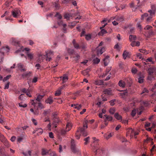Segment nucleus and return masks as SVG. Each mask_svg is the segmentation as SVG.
<instances>
[{"label": "nucleus", "mask_w": 156, "mask_h": 156, "mask_svg": "<svg viewBox=\"0 0 156 156\" xmlns=\"http://www.w3.org/2000/svg\"><path fill=\"white\" fill-rule=\"evenodd\" d=\"M105 51V48L103 47L101 48H99L97 50V54L98 55H101Z\"/></svg>", "instance_id": "nucleus-15"}, {"label": "nucleus", "mask_w": 156, "mask_h": 156, "mask_svg": "<svg viewBox=\"0 0 156 156\" xmlns=\"http://www.w3.org/2000/svg\"><path fill=\"white\" fill-rule=\"evenodd\" d=\"M119 86L122 87H124L125 85V83L123 81L121 80L119 83Z\"/></svg>", "instance_id": "nucleus-31"}, {"label": "nucleus", "mask_w": 156, "mask_h": 156, "mask_svg": "<svg viewBox=\"0 0 156 156\" xmlns=\"http://www.w3.org/2000/svg\"><path fill=\"white\" fill-rule=\"evenodd\" d=\"M138 82L140 83H142L143 82V79L141 77H139L138 78Z\"/></svg>", "instance_id": "nucleus-61"}, {"label": "nucleus", "mask_w": 156, "mask_h": 156, "mask_svg": "<svg viewBox=\"0 0 156 156\" xmlns=\"http://www.w3.org/2000/svg\"><path fill=\"white\" fill-rule=\"evenodd\" d=\"M115 19L116 21L119 22L122 21L124 20L123 17L121 16H116L115 17Z\"/></svg>", "instance_id": "nucleus-22"}, {"label": "nucleus", "mask_w": 156, "mask_h": 156, "mask_svg": "<svg viewBox=\"0 0 156 156\" xmlns=\"http://www.w3.org/2000/svg\"><path fill=\"white\" fill-rule=\"evenodd\" d=\"M82 106L81 105H76L75 107V108L77 109L78 110H79L81 108Z\"/></svg>", "instance_id": "nucleus-57"}, {"label": "nucleus", "mask_w": 156, "mask_h": 156, "mask_svg": "<svg viewBox=\"0 0 156 156\" xmlns=\"http://www.w3.org/2000/svg\"><path fill=\"white\" fill-rule=\"evenodd\" d=\"M152 91L154 93L152 94V95H156V83L154 85L153 87L152 88Z\"/></svg>", "instance_id": "nucleus-30"}, {"label": "nucleus", "mask_w": 156, "mask_h": 156, "mask_svg": "<svg viewBox=\"0 0 156 156\" xmlns=\"http://www.w3.org/2000/svg\"><path fill=\"white\" fill-rule=\"evenodd\" d=\"M50 111L49 110H45L43 113L44 115L46 116L49 113Z\"/></svg>", "instance_id": "nucleus-50"}, {"label": "nucleus", "mask_w": 156, "mask_h": 156, "mask_svg": "<svg viewBox=\"0 0 156 156\" xmlns=\"http://www.w3.org/2000/svg\"><path fill=\"white\" fill-rule=\"evenodd\" d=\"M46 103L51 104L53 102V98L51 97H49L45 101Z\"/></svg>", "instance_id": "nucleus-23"}, {"label": "nucleus", "mask_w": 156, "mask_h": 156, "mask_svg": "<svg viewBox=\"0 0 156 156\" xmlns=\"http://www.w3.org/2000/svg\"><path fill=\"white\" fill-rule=\"evenodd\" d=\"M90 139V138L89 136L84 139V140L85 141V142L84 143L85 145H87L89 142Z\"/></svg>", "instance_id": "nucleus-35"}, {"label": "nucleus", "mask_w": 156, "mask_h": 156, "mask_svg": "<svg viewBox=\"0 0 156 156\" xmlns=\"http://www.w3.org/2000/svg\"><path fill=\"white\" fill-rule=\"evenodd\" d=\"M44 95H38L37 96V98L34 100H31L32 105L34 107H38L41 108V109L42 108V105L40 102L41 99L43 98Z\"/></svg>", "instance_id": "nucleus-2"}, {"label": "nucleus", "mask_w": 156, "mask_h": 156, "mask_svg": "<svg viewBox=\"0 0 156 156\" xmlns=\"http://www.w3.org/2000/svg\"><path fill=\"white\" fill-rule=\"evenodd\" d=\"M85 38L87 40H90L91 38V35L90 34L86 35Z\"/></svg>", "instance_id": "nucleus-51"}, {"label": "nucleus", "mask_w": 156, "mask_h": 156, "mask_svg": "<svg viewBox=\"0 0 156 156\" xmlns=\"http://www.w3.org/2000/svg\"><path fill=\"white\" fill-rule=\"evenodd\" d=\"M61 94V91L60 90H58L56 91V93L55 94V95L56 96H58Z\"/></svg>", "instance_id": "nucleus-48"}, {"label": "nucleus", "mask_w": 156, "mask_h": 156, "mask_svg": "<svg viewBox=\"0 0 156 156\" xmlns=\"http://www.w3.org/2000/svg\"><path fill=\"white\" fill-rule=\"evenodd\" d=\"M104 94L108 95H111L112 94V91L110 89H106L104 90Z\"/></svg>", "instance_id": "nucleus-26"}, {"label": "nucleus", "mask_w": 156, "mask_h": 156, "mask_svg": "<svg viewBox=\"0 0 156 156\" xmlns=\"http://www.w3.org/2000/svg\"><path fill=\"white\" fill-rule=\"evenodd\" d=\"M9 49L8 47H3L0 49V53L3 55L5 52H8Z\"/></svg>", "instance_id": "nucleus-12"}, {"label": "nucleus", "mask_w": 156, "mask_h": 156, "mask_svg": "<svg viewBox=\"0 0 156 156\" xmlns=\"http://www.w3.org/2000/svg\"><path fill=\"white\" fill-rule=\"evenodd\" d=\"M151 9L148 11V12L150 14V16L147 19V21H151L152 18L154 17L155 15L156 12V7L154 5H152L151 6Z\"/></svg>", "instance_id": "nucleus-3"}, {"label": "nucleus", "mask_w": 156, "mask_h": 156, "mask_svg": "<svg viewBox=\"0 0 156 156\" xmlns=\"http://www.w3.org/2000/svg\"><path fill=\"white\" fill-rule=\"evenodd\" d=\"M63 83L66 82L68 79V76L67 74H64L62 77H61Z\"/></svg>", "instance_id": "nucleus-28"}, {"label": "nucleus", "mask_w": 156, "mask_h": 156, "mask_svg": "<svg viewBox=\"0 0 156 156\" xmlns=\"http://www.w3.org/2000/svg\"><path fill=\"white\" fill-rule=\"evenodd\" d=\"M105 116L106 117V119L107 120L111 121L112 120V118L111 116H108L107 115H105Z\"/></svg>", "instance_id": "nucleus-47"}, {"label": "nucleus", "mask_w": 156, "mask_h": 156, "mask_svg": "<svg viewBox=\"0 0 156 156\" xmlns=\"http://www.w3.org/2000/svg\"><path fill=\"white\" fill-rule=\"evenodd\" d=\"M12 14L13 16L15 18H17L20 15L21 12L20 10L17 8L15 9L12 11Z\"/></svg>", "instance_id": "nucleus-9"}, {"label": "nucleus", "mask_w": 156, "mask_h": 156, "mask_svg": "<svg viewBox=\"0 0 156 156\" xmlns=\"http://www.w3.org/2000/svg\"><path fill=\"white\" fill-rule=\"evenodd\" d=\"M131 45L133 47L139 46L140 45V42L138 41H133L131 43Z\"/></svg>", "instance_id": "nucleus-18"}, {"label": "nucleus", "mask_w": 156, "mask_h": 156, "mask_svg": "<svg viewBox=\"0 0 156 156\" xmlns=\"http://www.w3.org/2000/svg\"><path fill=\"white\" fill-rule=\"evenodd\" d=\"M68 52L70 55L73 54L74 52V51L73 49H69L68 50Z\"/></svg>", "instance_id": "nucleus-46"}, {"label": "nucleus", "mask_w": 156, "mask_h": 156, "mask_svg": "<svg viewBox=\"0 0 156 156\" xmlns=\"http://www.w3.org/2000/svg\"><path fill=\"white\" fill-rule=\"evenodd\" d=\"M36 131L37 133L41 134L43 132V130L41 128H36Z\"/></svg>", "instance_id": "nucleus-36"}, {"label": "nucleus", "mask_w": 156, "mask_h": 156, "mask_svg": "<svg viewBox=\"0 0 156 156\" xmlns=\"http://www.w3.org/2000/svg\"><path fill=\"white\" fill-rule=\"evenodd\" d=\"M55 7L56 9H58L60 8V5L57 3H55Z\"/></svg>", "instance_id": "nucleus-60"}, {"label": "nucleus", "mask_w": 156, "mask_h": 156, "mask_svg": "<svg viewBox=\"0 0 156 156\" xmlns=\"http://www.w3.org/2000/svg\"><path fill=\"white\" fill-rule=\"evenodd\" d=\"M100 59L97 58H96L93 59V61L94 64H98L100 62Z\"/></svg>", "instance_id": "nucleus-39"}, {"label": "nucleus", "mask_w": 156, "mask_h": 156, "mask_svg": "<svg viewBox=\"0 0 156 156\" xmlns=\"http://www.w3.org/2000/svg\"><path fill=\"white\" fill-rule=\"evenodd\" d=\"M3 143L4 145L7 147H9V145L8 143V141L4 137V138L1 141Z\"/></svg>", "instance_id": "nucleus-19"}, {"label": "nucleus", "mask_w": 156, "mask_h": 156, "mask_svg": "<svg viewBox=\"0 0 156 156\" xmlns=\"http://www.w3.org/2000/svg\"><path fill=\"white\" fill-rule=\"evenodd\" d=\"M107 24V23H106L104 24V25L102 27H100V29L101 30V32L99 33V34L100 35L102 36L103 34H105L107 33L106 31L104 29H103L105 26Z\"/></svg>", "instance_id": "nucleus-14"}, {"label": "nucleus", "mask_w": 156, "mask_h": 156, "mask_svg": "<svg viewBox=\"0 0 156 156\" xmlns=\"http://www.w3.org/2000/svg\"><path fill=\"white\" fill-rule=\"evenodd\" d=\"M71 147L72 152L73 153H76L80 151V149L76 147L75 141L73 139L71 140Z\"/></svg>", "instance_id": "nucleus-8"}, {"label": "nucleus", "mask_w": 156, "mask_h": 156, "mask_svg": "<svg viewBox=\"0 0 156 156\" xmlns=\"http://www.w3.org/2000/svg\"><path fill=\"white\" fill-rule=\"evenodd\" d=\"M11 76V75H9L7 76L6 77H5L3 80V81L5 82V81L7 80H8L9 79V78Z\"/></svg>", "instance_id": "nucleus-52"}, {"label": "nucleus", "mask_w": 156, "mask_h": 156, "mask_svg": "<svg viewBox=\"0 0 156 156\" xmlns=\"http://www.w3.org/2000/svg\"><path fill=\"white\" fill-rule=\"evenodd\" d=\"M29 90L28 89H27L25 88H24L21 89V91L23 93H26Z\"/></svg>", "instance_id": "nucleus-54"}, {"label": "nucleus", "mask_w": 156, "mask_h": 156, "mask_svg": "<svg viewBox=\"0 0 156 156\" xmlns=\"http://www.w3.org/2000/svg\"><path fill=\"white\" fill-rule=\"evenodd\" d=\"M27 55L28 58L31 60L33 58V55L31 53H28V52L27 53Z\"/></svg>", "instance_id": "nucleus-40"}, {"label": "nucleus", "mask_w": 156, "mask_h": 156, "mask_svg": "<svg viewBox=\"0 0 156 156\" xmlns=\"http://www.w3.org/2000/svg\"><path fill=\"white\" fill-rule=\"evenodd\" d=\"M109 56H107L105 57L103 59V61L104 62V65L105 66H107L108 64V59Z\"/></svg>", "instance_id": "nucleus-24"}, {"label": "nucleus", "mask_w": 156, "mask_h": 156, "mask_svg": "<svg viewBox=\"0 0 156 156\" xmlns=\"http://www.w3.org/2000/svg\"><path fill=\"white\" fill-rule=\"evenodd\" d=\"M23 138L22 137L19 136L17 138V141L19 143H20L23 140Z\"/></svg>", "instance_id": "nucleus-62"}, {"label": "nucleus", "mask_w": 156, "mask_h": 156, "mask_svg": "<svg viewBox=\"0 0 156 156\" xmlns=\"http://www.w3.org/2000/svg\"><path fill=\"white\" fill-rule=\"evenodd\" d=\"M70 16H71L69 14L66 13L65 14L64 17L65 19H66L67 20H69Z\"/></svg>", "instance_id": "nucleus-37"}, {"label": "nucleus", "mask_w": 156, "mask_h": 156, "mask_svg": "<svg viewBox=\"0 0 156 156\" xmlns=\"http://www.w3.org/2000/svg\"><path fill=\"white\" fill-rule=\"evenodd\" d=\"M41 154L42 155H50L51 156H57L54 152H52L51 150H48L44 148L41 149Z\"/></svg>", "instance_id": "nucleus-5"}, {"label": "nucleus", "mask_w": 156, "mask_h": 156, "mask_svg": "<svg viewBox=\"0 0 156 156\" xmlns=\"http://www.w3.org/2000/svg\"><path fill=\"white\" fill-rule=\"evenodd\" d=\"M129 41L132 42L133 41H135L136 39V37L135 35H130L129 36Z\"/></svg>", "instance_id": "nucleus-17"}, {"label": "nucleus", "mask_w": 156, "mask_h": 156, "mask_svg": "<svg viewBox=\"0 0 156 156\" xmlns=\"http://www.w3.org/2000/svg\"><path fill=\"white\" fill-rule=\"evenodd\" d=\"M73 43L74 48L76 49H79L80 48V47L79 44L76 43L75 40H73Z\"/></svg>", "instance_id": "nucleus-20"}, {"label": "nucleus", "mask_w": 156, "mask_h": 156, "mask_svg": "<svg viewBox=\"0 0 156 156\" xmlns=\"http://www.w3.org/2000/svg\"><path fill=\"white\" fill-rule=\"evenodd\" d=\"M66 26H67V25L66 24H63V26H62L63 27V31H64V33H66Z\"/></svg>", "instance_id": "nucleus-53"}, {"label": "nucleus", "mask_w": 156, "mask_h": 156, "mask_svg": "<svg viewBox=\"0 0 156 156\" xmlns=\"http://www.w3.org/2000/svg\"><path fill=\"white\" fill-rule=\"evenodd\" d=\"M31 74L30 72L25 73H23L22 76L23 78L28 79L30 76Z\"/></svg>", "instance_id": "nucleus-16"}, {"label": "nucleus", "mask_w": 156, "mask_h": 156, "mask_svg": "<svg viewBox=\"0 0 156 156\" xmlns=\"http://www.w3.org/2000/svg\"><path fill=\"white\" fill-rule=\"evenodd\" d=\"M155 71L154 68H150L148 69V74L153 75V73Z\"/></svg>", "instance_id": "nucleus-21"}, {"label": "nucleus", "mask_w": 156, "mask_h": 156, "mask_svg": "<svg viewBox=\"0 0 156 156\" xmlns=\"http://www.w3.org/2000/svg\"><path fill=\"white\" fill-rule=\"evenodd\" d=\"M140 51L142 53L144 54L145 55L148 54V52L145 50L144 49H140Z\"/></svg>", "instance_id": "nucleus-44"}, {"label": "nucleus", "mask_w": 156, "mask_h": 156, "mask_svg": "<svg viewBox=\"0 0 156 156\" xmlns=\"http://www.w3.org/2000/svg\"><path fill=\"white\" fill-rule=\"evenodd\" d=\"M79 22L77 21H74L73 22L71 23H69V26L71 27V28H73L76 25V24L77 23Z\"/></svg>", "instance_id": "nucleus-29"}, {"label": "nucleus", "mask_w": 156, "mask_h": 156, "mask_svg": "<svg viewBox=\"0 0 156 156\" xmlns=\"http://www.w3.org/2000/svg\"><path fill=\"white\" fill-rule=\"evenodd\" d=\"M17 66L19 69L22 72L25 71L26 69L24 68V66L21 63H19L17 64Z\"/></svg>", "instance_id": "nucleus-13"}, {"label": "nucleus", "mask_w": 156, "mask_h": 156, "mask_svg": "<svg viewBox=\"0 0 156 156\" xmlns=\"http://www.w3.org/2000/svg\"><path fill=\"white\" fill-rule=\"evenodd\" d=\"M147 32H148V34H147V37L148 38H149L150 36L154 35V32L153 31L151 30H150Z\"/></svg>", "instance_id": "nucleus-33"}, {"label": "nucleus", "mask_w": 156, "mask_h": 156, "mask_svg": "<svg viewBox=\"0 0 156 156\" xmlns=\"http://www.w3.org/2000/svg\"><path fill=\"white\" fill-rule=\"evenodd\" d=\"M153 78V75L148 74V76L147 77V79L148 80H151Z\"/></svg>", "instance_id": "nucleus-58"}, {"label": "nucleus", "mask_w": 156, "mask_h": 156, "mask_svg": "<svg viewBox=\"0 0 156 156\" xmlns=\"http://www.w3.org/2000/svg\"><path fill=\"white\" fill-rule=\"evenodd\" d=\"M115 99H113L110 101L111 105L112 106H113L115 104Z\"/></svg>", "instance_id": "nucleus-55"}, {"label": "nucleus", "mask_w": 156, "mask_h": 156, "mask_svg": "<svg viewBox=\"0 0 156 156\" xmlns=\"http://www.w3.org/2000/svg\"><path fill=\"white\" fill-rule=\"evenodd\" d=\"M103 83L102 80H97L95 81L94 83L97 85H101L103 84Z\"/></svg>", "instance_id": "nucleus-27"}, {"label": "nucleus", "mask_w": 156, "mask_h": 156, "mask_svg": "<svg viewBox=\"0 0 156 156\" xmlns=\"http://www.w3.org/2000/svg\"><path fill=\"white\" fill-rule=\"evenodd\" d=\"M115 118L118 120L122 119V117L120 115L117 113H115L114 115Z\"/></svg>", "instance_id": "nucleus-32"}, {"label": "nucleus", "mask_w": 156, "mask_h": 156, "mask_svg": "<svg viewBox=\"0 0 156 156\" xmlns=\"http://www.w3.org/2000/svg\"><path fill=\"white\" fill-rule=\"evenodd\" d=\"M139 0H136L134 2L131 3L130 6L132 8V10L135 11L136 9L140 8V4L139 3Z\"/></svg>", "instance_id": "nucleus-7"}, {"label": "nucleus", "mask_w": 156, "mask_h": 156, "mask_svg": "<svg viewBox=\"0 0 156 156\" xmlns=\"http://www.w3.org/2000/svg\"><path fill=\"white\" fill-rule=\"evenodd\" d=\"M12 43L15 45L17 46L20 47L19 49L16 51L15 52L16 53H18L21 51H23L24 50H25L27 51H28L30 50V49L28 48H25L23 49V47H21L20 46L19 41L16 39H13Z\"/></svg>", "instance_id": "nucleus-4"}, {"label": "nucleus", "mask_w": 156, "mask_h": 156, "mask_svg": "<svg viewBox=\"0 0 156 156\" xmlns=\"http://www.w3.org/2000/svg\"><path fill=\"white\" fill-rule=\"evenodd\" d=\"M120 95L122 96H126L127 95V92L126 90H124L122 92L120 93Z\"/></svg>", "instance_id": "nucleus-42"}, {"label": "nucleus", "mask_w": 156, "mask_h": 156, "mask_svg": "<svg viewBox=\"0 0 156 156\" xmlns=\"http://www.w3.org/2000/svg\"><path fill=\"white\" fill-rule=\"evenodd\" d=\"M55 16L57 17L59 19V20H61L62 18V16L58 12H57Z\"/></svg>", "instance_id": "nucleus-41"}, {"label": "nucleus", "mask_w": 156, "mask_h": 156, "mask_svg": "<svg viewBox=\"0 0 156 156\" xmlns=\"http://www.w3.org/2000/svg\"><path fill=\"white\" fill-rule=\"evenodd\" d=\"M10 82H8L5 84L4 89H8L9 88Z\"/></svg>", "instance_id": "nucleus-64"}, {"label": "nucleus", "mask_w": 156, "mask_h": 156, "mask_svg": "<svg viewBox=\"0 0 156 156\" xmlns=\"http://www.w3.org/2000/svg\"><path fill=\"white\" fill-rule=\"evenodd\" d=\"M31 152L30 151H28L27 152H23V154L24 156H30Z\"/></svg>", "instance_id": "nucleus-38"}, {"label": "nucleus", "mask_w": 156, "mask_h": 156, "mask_svg": "<svg viewBox=\"0 0 156 156\" xmlns=\"http://www.w3.org/2000/svg\"><path fill=\"white\" fill-rule=\"evenodd\" d=\"M72 127V125L71 123H68L66 126V129H62L60 131L61 135L62 136H64L66 133V132L69 131Z\"/></svg>", "instance_id": "nucleus-6"}, {"label": "nucleus", "mask_w": 156, "mask_h": 156, "mask_svg": "<svg viewBox=\"0 0 156 156\" xmlns=\"http://www.w3.org/2000/svg\"><path fill=\"white\" fill-rule=\"evenodd\" d=\"M34 107V114L35 115H38V109L39 108H41L40 107Z\"/></svg>", "instance_id": "nucleus-34"}, {"label": "nucleus", "mask_w": 156, "mask_h": 156, "mask_svg": "<svg viewBox=\"0 0 156 156\" xmlns=\"http://www.w3.org/2000/svg\"><path fill=\"white\" fill-rule=\"evenodd\" d=\"M115 112V109L113 108H111L109 110V113L112 114H113Z\"/></svg>", "instance_id": "nucleus-43"}, {"label": "nucleus", "mask_w": 156, "mask_h": 156, "mask_svg": "<svg viewBox=\"0 0 156 156\" xmlns=\"http://www.w3.org/2000/svg\"><path fill=\"white\" fill-rule=\"evenodd\" d=\"M148 90H147L146 88H144L143 90L142 93H141V94H143L145 93H148Z\"/></svg>", "instance_id": "nucleus-59"}, {"label": "nucleus", "mask_w": 156, "mask_h": 156, "mask_svg": "<svg viewBox=\"0 0 156 156\" xmlns=\"http://www.w3.org/2000/svg\"><path fill=\"white\" fill-rule=\"evenodd\" d=\"M88 122V120H85L83 123V127H79L78 129L75 133V136L77 139H78L80 138L81 134L84 136L88 135V133L85 129L87 128V123Z\"/></svg>", "instance_id": "nucleus-1"}, {"label": "nucleus", "mask_w": 156, "mask_h": 156, "mask_svg": "<svg viewBox=\"0 0 156 156\" xmlns=\"http://www.w3.org/2000/svg\"><path fill=\"white\" fill-rule=\"evenodd\" d=\"M85 33H86V32H85V29H83L82 30V32L81 34H80L81 37H82V36L84 35L85 34Z\"/></svg>", "instance_id": "nucleus-63"}, {"label": "nucleus", "mask_w": 156, "mask_h": 156, "mask_svg": "<svg viewBox=\"0 0 156 156\" xmlns=\"http://www.w3.org/2000/svg\"><path fill=\"white\" fill-rule=\"evenodd\" d=\"M53 124L55 127H57V124L59 122V120L58 119L56 118L53 119Z\"/></svg>", "instance_id": "nucleus-25"}, {"label": "nucleus", "mask_w": 156, "mask_h": 156, "mask_svg": "<svg viewBox=\"0 0 156 156\" xmlns=\"http://www.w3.org/2000/svg\"><path fill=\"white\" fill-rule=\"evenodd\" d=\"M136 110L135 109H133L131 112V115L133 117L136 114Z\"/></svg>", "instance_id": "nucleus-56"}, {"label": "nucleus", "mask_w": 156, "mask_h": 156, "mask_svg": "<svg viewBox=\"0 0 156 156\" xmlns=\"http://www.w3.org/2000/svg\"><path fill=\"white\" fill-rule=\"evenodd\" d=\"M53 55V52L52 51H49L48 52H47L46 54V55H45V56H46V60L47 61H50L51 59V55Z\"/></svg>", "instance_id": "nucleus-10"}, {"label": "nucleus", "mask_w": 156, "mask_h": 156, "mask_svg": "<svg viewBox=\"0 0 156 156\" xmlns=\"http://www.w3.org/2000/svg\"><path fill=\"white\" fill-rule=\"evenodd\" d=\"M103 151L102 150H101V149H97L94 152L95 154H96L98 153H99V154H101V153Z\"/></svg>", "instance_id": "nucleus-49"}, {"label": "nucleus", "mask_w": 156, "mask_h": 156, "mask_svg": "<svg viewBox=\"0 0 156 156\" xmlns=\"http://www.w3.org/2000/svg\"><path fill=\"white\" fill-rule=\"evenodd\" d=\"M129 54V53L128 52L126 51H125L122 54V55L124 59H126V56L127 55V54Z\"/></svg>", "instance_id": "nucleus-45"}, {"label": "nucleus", "mask_w": 156, "mask_h": 156, "mask_svg": "<svg viewBox=\"0 0 156 156\" xmlns=\"http://www.w3.org/2000/svg\"><path fill=\"white\" fill-rule=\"evenodd\" d=\"M134 131L132 128H129L127 129L126 136H130L131 137H133V136Z\"/></svg>", "instance_id": "nucleus-11"}]
</instances>
